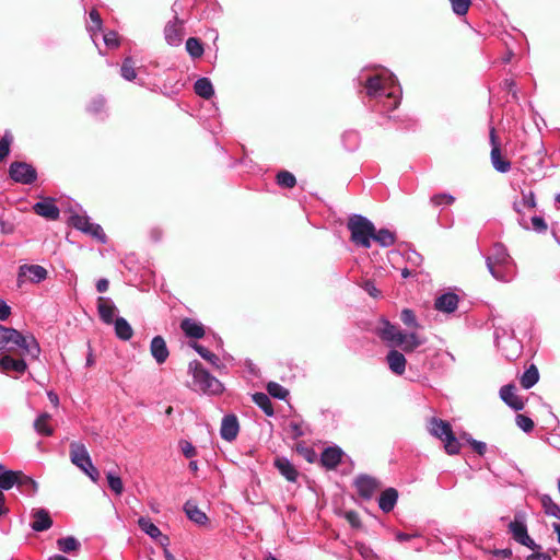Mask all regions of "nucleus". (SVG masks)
I'll list each match as a JSON object with an SVG mask.
<instances>
[{
	"mask_svg": "<svg viewBox=\"0 0 560 560\" xmlns=\"http://www.w3.org/2000/svg\"><path fill=\"white\" fill-rule=\"evenodd\" d=\"M13 346L22 350V354L37 359L40 348L34 336H23L19 330L0 325V350L13 352Z\"/></svg>",
	"mask_w": 560,
	"mask_h": 560,
	"instance_id": "obj_1",
	"label": "nucleus"
},
{
	"mask_svg": "<svg viewBox=\"0 0 560 560\" xmlns=\"http://www.w3.org/2000/svg\"><path fill=\"white\" fill-rule=\"evenodd\" d=\"M487 267L492 277L500 281H508L513 260L503 244H495L491 255L486 259Z\"/></svg>",
	"mask_w": 560,
	"mask_h": 560,
	"instance_id": "obj_2",
	"label": "nucleus"
},
{
	"mask_svg": "<svg viewBox=\"0 0 560 560\" xmlns=\"http://www.w3.org/2000/svg\"><path fill=\"white\" fill-rule=\"evenodd\" d=\"M347 228L351 233V241L364 248L371 246V240L374 235V224L365 217L353 214L349 218Z\"/></svg>",
	"mask_w": 560,
	"mask_h": 560,
	"instance_id": "obj_3",
	"label": "nucleus"
},
{
	"mask_svg": "<svg viewBox=\"0 0 560 560\" xmlns=\"http://www.w3.org/2000/svg\"><path fill=\"white\" fill-rule=\"evenodd\" d=\"M189 371L192 373L194 383L199 389L211 394H218L222 390V384L203 369L198 361L189 363Z\"/></svg>",
	"mask_w": 560,
	"mask_h": 560,
	"instance_id": "obj_4",
	"label": "nucleus"
},
{
	"mask_svg": "<svg viewBox=\"0 0 560 560\" xmlns=\"http://www.w3.org/2000/svg\"><path fill=\"white\" fill-rule=\"evenodd\" d=\"M9 176L15 183L31 185L37 179V171L26 162L15 161L10 164Z\"/></svg>",
	"mask_w": 560,
	"mask_h": 560,
	"instance_id": "obj_5",
	"label": "nucleus"
},
{
	"mask_svg": "<svg viewBox=\"0 0 560 560\" xmlns=\"http://www.w3.org/2000/svg\"><path fill=\"white\" fill-rule=\"evenodd\" d=\"M522 515L516 514L514 521L509 524L510 533L515 541L532 549L540 550L541 546L537 545L528 535L527 527L522 520Z\"/></svg>",
	"mask_w": 560,
	"mask_h": 560,
	"instance_id": "obj_6",
	"label": "nucleus"
},
{
	"mask_svg": "<svg viewBox=\"0 0 560 560\" xmlns=\"http://www.w3.org/2000/svg\"><path fill=\"white\" fill-rule=\"evenodd\" d=\"M489 138L492 147L490 159L493 167L500 173L509 172L511 170V162L503 158L501 153V143L493 127L490 129Z\"/></svg>",
	"mask_w": 560,
	"mask_h": 560,
	"instance_id": "obj_7",
	"label": "nucleus"
},
{
	"mask_svg": "<svg viewBox=\"0 0 560 560\" xmlns=\"http://www.w3.org/2000/svg\"><path fill=\"white\" fill-rule=\"evenodd\" d=\"M364 86L366 89V94L370 97L385 95L388 100H392V103L388 105V108L394 109L398 106L399 101L397 100V97L393 93H385L384 80L382 77H380V75L370 77L366 80Z\"/></svg>",
	"mask_w": 560,
	"mask_h": 560,
	"instance_id": "obj_8",
	"label": "nucleus"
},
{
	"mask_svg": "<svg viewBox=\"0 0 560 560\" xmlns=\"http://www.w3.org/2000/svg\"><path fill=\"white\" fill-rule=\"evenodd\" d=\"M354 487L362 499L370 500L381 488V482L372 476L360 475L354 480Z\"/></svg>",
	"mask_w": 560,
	"mask_h": 560,
	"instance_id": "obj_9",
	"label": "nucleus"
},
{
	"mask_svg": "<svg viewBox=\"0 0 560 560\" xmlns=\"http://www.w3.org/2000/svg\"><path fill=\"white\" fill-rule=\"evenodd\" d=\"M70 459L81 470L92 463L85 445L77 441L70 443Z\"/></svg>",
	"mask_w": 560,
	"mask_h": 560,
	"instance_id": "obj_10",
	"label": "nucleus"
},
{
	"mask_svg": "<svg viewBox=\"0 0 560 560\" xmlns=\"http://www.w3.org/2000/svg\"><path fill=\"white\" fill-rule=\"evenodd\" d=\"M27 369V364L23 359H14L11 352L0 354V372L10 373L16 372L23 374Z\"/></svg>",
	"mask_w": 560,
	"mask_h": 560,
	"instance_id": "obj_11",
	"label": "nucleus"
},
{
	"mask_svg": "<svg viewBox=\"0 0 560 560\" xmlns=\"http://www.w3.org/2000/svg\"><path fill=\"white\" fill-rule=\"evenodd\" d=\"M24 277H27L34 283H38L47 278V270L39 265H23L19 269V283L23 282Z\"/></svg>",
	"mask_w": 560,
	"mask_h": 560,
	"instance_id": "obj_12",
	"label": "nucleus"
},
{
	"mask_svg": "<svg viewBox=\"0 0 560 560\" xmlns=\"http://www.w3.org/2000/svg\"><path fill=\"white\" fill-rule=\"evenodd\" d=\"M501 399L515 411H520L524 408L525 404L523 399L516 395V387L513 384H508L500 389Z\"/></svg>",
	"mask_w": 560,
	"mask_h": 560,
	"instance_id": "obj_13",
	"label": "nucleus"
},
{
	"mask_svg": "<svg viewBox=\"0 0 560 560\" xmlns=\"http://www.w3.org/2000/svg\"><path fill=\"white\" fill-rule=\"evenodd\" d=\"M182 24L183 22L177 16L174 18V21H170L166 24L164 34L170 45L177 46L183 40L184 31Z\"/></svg>",
	"mask_w": 560,
	"mask_h": 560,
	"instance_id": "obj_14",
	"label": "nucleus"
},
{
	"mask_svg": "<svg viewBox=\"0 0 560 560\" xmlns=\"http://www.w3.org/2000/svg\"><path fill=\"white\" fill-rule=\"evenodd\" d=\"M33 211L47 220H58L60 215L59 208L54 203L52 199L36 202L33 206Z\"/></svg>",
	"mask_w": 560,
	"mask_h": 560,
	"instance_id": "obj_15",
	"label": "nucleus"
},
{
	"mask_svg": "<svg viewBox=\"0 0 560 560\" xmlns=\"http://www.w3.org/2000/svg\"><path fill=\"white\" fill-rule=\"evenodd\" d=\"M275 467L279 470L289 482H296L299 478V471L295 466L283 456H277L273 462Z\"/></svg>",
	"mask_w": 560,
	"mask_h": 560,
	"instance_id": "obj_16",
	"label": "nucleus"
},
{
	"mask_svg": "<svg viewBox=\"0 0 560 560\" xmlns=\"http://www.w3.org/2000/svg\"><path fill=\"white\" fill-rule=\"evenodd\" d=\"M150 353L158 364H163L167 360L170 351L162 336H155L151 340Z\"/></svg>",
	"mask_w": 560,
	"mask_h": 560,
	"instance_id": "obj_17",
	"label": "nucleus"
},
{
	"mask_svg": "<svg viewBox=\"0 0 560 560\" xmlns=\"http://www.w3.org/2000/svg\"><path fill=\"white\" fill-rule=\"evenodd\" d=\"M240 425L236 416L228 415L222 419L221 436L225 441H233L238 434Z\"/></svg>",
	"mask_w": 560,
	"mask_h": 560,
	"instance_id": "obj_18",
	"label": "nucleus"
},
{
	"mask_svg": "<svg viewBox=\"0 0 560 560\" xmlns=\"http://www.w3.org/2000/svg\"><path fill=\"white\" fill-rule=\"evenodd\" d=\"M458 301L457 294L452 292L444 293L435 300L434 307L443 313H453L457 310Z\"/></svg>",
	"mask_w": 560,
	"mask_h": 560,
	"instance_id": "obj_19",
	"label": "nucleus"
},
{
	"mask_svg": "<svg viewBox=\"0 0 560 560\" xmlns=\"http://www.w3.org/2000/svg\"><path fill=\"white\" fill-rule=\"evenodd\" d=\"M342 454L337 446L327 447L320 455V464L327 469H335L340 464Z\"/></svg>",
	"mask_w": 560,
	"mask_h": 560,
	"instance_id": "obj_20",
	"label": "nucleus"
},
{
	"mask_svg": "<svg viewBox=\"0 0 560 560\" xmlns=\"http://www.w3.org/2000/svg\"><path fill=\"white\" fill-rule=\"evenodd\" d=\"M34 521L31 524V527L35 532H44L49 529L52 526V520L50 514L45 509H38L33 512Z\"/></svg>",
	"mask_w": 560,
	"mask_h": 560,
	"instance_id": "obj_21",
	"label": "nucleus"
},
{
	"mask_svg": "<svg viewBox=\"0 0 560 560\" xmlns=\"http://www.w3.org/2000/svg\"><path fill=\"white\" fill-rule=\"evenodd\" d=\"M116 307L108 298L100 296L97 299V312L100 318L107 325L113 324Z\"/></svg>",
	"mask_w": 560,
	"mask_h": 560,
	"instance_id": "obj_22",
	"label": "nucleus"
},
{
	"mask_svg": "<svg viewBox=\"0 0 560 560\" xmlns=\"http://www.w3.org/2000/svg\"><path fill=\"white\" fill-rule=\"evenodd\" d=\"M382 324L383 327L380 329V337L383 340L392 341L397 346L399 342L404 341V334L397 326L390 324L388 320H383Z\"/></svg>",
	"mask_w": 560,
	"mask_h": 560,
	"instance_id": "obj_23",
	"label": "nucleus"
},
{
	"mask_svg": "<svg viewBox=\"0 0 560 560\" xmlns=\"http://www.w3.org/2000/svg\"><path fill=\"white\" fill-rule=\"evenodd\" d=\"M386 360L393 373L397 375L405 373L407 361L401 352L397 350H390L386 357Z\"/></svg>",
	"mask_w": 560,
	"mask_h": 560,
	"instance_id": "obj_24",
	"label": "nucleus"
},
{
	"mask_svg": "<svg viewBox=\"0 0 560 560\" xmlns=\"http://www.w3.org/2000/svg\"><path fill=\"white\" fill-rule=\"evenodd\" d=\"M397 499L398 491L395 488H387L381 493L378 506L383 512L388 513L395 508Z\"/></svg>",
	"mask_w": 560,
	"mask_h": 560,
	"instance_id": "obj_25",
	"label": "nucleus"
},
{
	"mask_svg": "<svg viewBox=\"0 0 560 560\" xmlns=\"http://www.w3.org/2000/svg\"><path fill=\"white\" fill-rule=\"evenodd\" d=\"M180 328L187 337L200 339L205 336V328L200 323L191 318H184L180 323Z\"/></svg>",
	"mask_w": 560,
	"mask_h": 560,
	"instance_id": "obj_26",
	"label": "nucleus"
},
{
	"mask_svg": "<svg viewBox=\"0 0 560 560\" xmlns=\"http://www.w3.org/2000/svg\"><path fill=\"white\" fill-rule=\"evenodd\" d=\"M453 432L451 424L442 419L432 418L430 420V433L441 441Z\"/></svg>",
	"mask_w": 560,
	"mask_h": 560,
	"instance_id": "obj_27",
	"label": "nucleus"
},
{
	"mask_svg": "<svg viewBox=\"0 0 560 560\" xmlns=\"http://www.w3.org/2000/svg\"><path fill=\"white\" fill-rule=\"evenodd\" d=\"M187 517L198 525H206L209 521L208 516L192 501H187L184 505Z\"/></svg>",
	"mask_w": 560,
	"mask_h": 560,
	"instance_id": "obj_28",
	"label": "nucleus"
},
{
	"mask_svg": "<svg viewBox=\"0 0 560 560\" xmlns=\"http://www.w3.org/2000/svg\"><path fill=\"white\" fill-rule=\"evenodd\" d=\"M52 417L48 412H44L37 417L34 421V429L38 434L50 436L54 433V429L50 425Z\"/></svg>",
	"mask_w": 560,
	"mask_h": 560,
	"instance_id": "obj_29",
	"label": "nucleus"
},
{
	"mask_svg": "<svg viewBox=\"0 0 560 560\" xmlns=\"http://www.w3.org/2000/svg\"><path fill=\"white\" fill-rule=\"evenodd\" d=\"M115 334L121 340H129L133 336V329L124 317H117L114 322Z\"/></svg>",
	"mask_w": 560,
	"mask_h": 560,
	"instance_id": "obj_30",
	"label": "nucleus"
},
{
	"mask_svg": "<svg viewBox=\"0 0 560 560\" xmlns=\"http://www.w3.org/2000/svg\"><path fill=\"white\" fill-rule=\"evenodd\" d=\"M195 93L209 100L214 94L211 81L208 78H200L194 84Z\"/></svg>",
	"mask_w": 560,
	"mask_h": 560,
	"instance_id": "obj_31",
	"label": "nucleus"
},
{
	"mask_svg": "<svg viewBox=\"0 0 560 560\" xmlns=\"http://www.w3.org/2000/svg\"><path fill=\"white\" fill-rule=\"evenodd\" d=\"M19 489L25 491L30 494H34L38 490V483L30 476L25 475L23 471L19 470L18 472V486Z\"/></svg>",
	"mask_w": 560,
	"mask_h": 560,
	"instance_id": "obj_32",
	"label": "nucleus"
},
{
	"mask_svg": "<svg viewBox=\"0 0 560 560\" xmlns=\"http://www.w3.org/2000/svg\"><path fill=\"white\" fill-rule=\"evenodd\" d=\"M539 380V372L535 364H532L521 376V386L525 389L532 388Z\"/></svg>",
	"mask_w": 560,
	"mask_h": 560,
	"instance_id": "obj_33",
	"label": "nucleus"
},
{
	"mask_svg": "<svg viewBox=\"0 0 560 560\" xmlns=\"http://www.w3.org/2000/svg\"><path fill=\"white\" fill-rule=\"evenodd\" d=\"M138 525L151 538H163L165 541H168V538L162 535L161 530L151 522L150 518L140 517L138 520Z\"/></svg>",
	"mask_w": 560,
	"mask_h": 560,
	"instance_id": "obj_34",
	"label": "nucleus"
},
{
	"mask_svg": "<svg viewBox=\"0 0 560 560\" xmlns=\"http://www.w3.org/2000/svg\"><path fill=\"white\" fill-rule=\"evenodd\" d=\"M253 401L259 407L261 408V410L267 415V416H273L275 413V410H273V407H272V404H271V400L269 398V396L265 393H255L253 396Z\"/></svg>",
	"mask_w": 560,
	"mask_h": 560,
	"instance_id": "obj_35",
	"label": "nucleus"
},
{
	"mask_svg": "<svg viewBox=\"0 0 560 560\" xmlns=\"http://www.w3.org/2000/svg\"><path fill=\"white\" fill-rule=\"evenodd\" d=\"M276 182L280 187L287 189H291L296 185L295 176L291 172L285 170L278 172L276 176Z\"/></svg>",
	"mask_w": 560,
	"mask_h": 560,
	"instance_id": "obj_36",
	"label": "nucleus"
},
{
	"mask_svg": "<svg viewBox=\"0 0 560 560\" xmlns=\"http://www.w3.org/2000/svg\"><path fill=\"white\" fill-rule=\"evenodd\" d=\"M372 240L377 242L380 245L388 247L395 243V235L387 229H382L378 232L374 229V235Z\"/></svg>",
	"mask_w": 560,
	"mask_h": 560,
	"instance_id": "obj_37",
	"label": "nucleus"
},
{
	"mask_svg": "<svg viewBox=\"0 0 560 560\" xmlns=\"http://www.w3.org/2000/svg\"><path fill=\"white\" fill-rule=\"evenodd\" d=\"M540 503L546 514L557 518L560 517V508L557 503L553 502L552 498L549 494H542L540 497Z\"/></svg>",
	"mask_w": 560,
	"mask_h": 560,
	"instance_id": "obj_38",
	"label": "nucleus"
},
{
	"mask_svg": "<svg viewBox=\"0 0 560 560\" xmlns=\"http://www.w3.org/2000/svg\"><path fill=\"white\" fill-rule=\"evenodd\" d=\"M19 470H7L0 476V489L10 490L13 486H18Z\"/></svg>",
	"mask_w": 560,
	"mask_h": 560,
	"instance_id": "obj_39",
	"label": "nucleus"
},
{
	"mask_svg": "<svg viewBox=\"0 0 560 560\" xmlns=\"http://www.w3.org/2000/svg\"><path fill=\"white\" fill-rule=\"evenodd\" d=\"M57 547L62 552H72L80 548V542L73 536H68L65 538H59L57 540Z\"/></svg>",
	"mask_w": 560,
	"mask_h": 560,
	"instance_id": "obj_40",
	"label": "nucleus"
},
{
	"mask_svg": "<svg viewBox=\"0 0 560 560\" xmlns=\"http://www.w3.org/2000/svg\"><path fill=\"white\" fill-rule=\"evenodd\" d=\"M186 50L192 58H200L203 55L201 40L197 37H189L186 40Z\"/></svg>",
	"mask_w": 560,
	"mask_h": 560,
	"instance_id": "obj_41",
	"label": "nucleus"
},
{
	"mask_svg": "<svg viewBox=\"0 0 560 560\" xmlns=\"http://www.w3.org/2000/svg\"><path fill=\"white\" fill-rule=\"evenodd\" d=\"M422 345V340L419 339L418 335L412 332L410 335L404 334V341L399 342L398 346L406 352H411Z\"/></svg>",
	"mask_w": 560,
	"mask_h": 560,
	"instance_id": "obj_42",
	"label": "nucleus"
},
{
	"mask_svg": "<svg viewBox=\"0 0 560 560\" xmlns=\"http://www.w3.org/2000/svg\"><path fill=\"white\" fill-rule=\"evenodd\" d=\"M105 104L106 101L103 96H94L88 102L85 109L88 113L96 115L103 112Z\"/></svg>",
	"mask_w": 560,
	"mask_h": 560,
	"instance_id": "obj_43",
	"label": "nucleus"
},
{
	"mask_svg": "<svg viewBox=\"0 0 560 560\" xmlns=\"http://www.w3.org/2000/svg\"><path fill=\"white\" fill-rule=\"evenodd\" d=\"M443 442H444V448H445L447 454L455 455V454L459 453V451H460V443L456 439L454 432H452L450 435L444 438Z\"/></svg>",
	"mask_w": 560,
	"mask_h": 560,
	"instance_id": "obj_44",
	"label": "nucleus"
},
{
	"mask_svg": "<svg viewBox=\"0 0 560 560\" xmlns=\"http://www.w3.org/2000/svg\"><path fill=\"white\" fill-rule=\"evenodd\" d=\"M267 392L270 396L278 399H285L289 395V390L276 382H269L267 384Z\"/></svg>",
	"mask_w": 560,
	"mask_h": 560,
	"instance_id": "obj_45",
	"label": "nucleus"
},
{
	"mask_svg": "<svg viewBox=\"0 0 560 560\" xmlns=\"http://www.w3.org/2000/svg\"><path fill=\"white\" fill-rule=\"evenodd\" d=\"M121 75L128 81H132L137 77L135 62L130 57H127L122 62Z\"/></svg>",
	"mask_w": 560,
	"mask_h": 560,
	"instance_id": "obj_46",
	"label": "nucleus"
},
{
	"mask_svg": "<svg viewBox=\"0 0 560 560\" xmlns=\"http://www.w3.org/2000/svg\"><path fill=\"white\" fill-rule=\"evenodd\" d=\"M106 478L110 490L114 491L116 494H121L124 491V483L121 478L119 476H115L112 471H108L106 474Z\"/></svg>",
	"mask_w": 560,
	"mask_h": 560,
	"instance_id": "obj_47",
	"label": "nucleus"
},
{
	"mask_svg": "<svg viewBox=\"0 0 560 560\" xmlns=\"http://www.w3.org/2000/svg\"><path fill=\"white\" fill-rule=\"evenodd\" d=\"M295 451L308 463H314L316 460L317 455L315 451L312 447L306 446L303 442H300L295 445Z\"/></svg>",
	"mask_w": 560,
	"mask_h": 560,
	"instance_id": "obj_48",
	"label": "nucleus"
},
{
	"mask_svg": "<svg viewBox=\"0 0 560 560\" xmlns=\"http://www.w3.org/2000/svg\"><path fill=\"white\" fill-rule=\"evenodd\" d=\"M69 222L73 228L82 232H85L89 224L91 223L88 217L80 214H72L69 219Z\"/></svg>",
	"mask_w": 560,
	"mask_h": 560,
	"instance_id": "obj_49",
	"label": "nucleus"
},
{
	"mask_svg": "<svg viewBox=\"0 0 560 560\" xmlns=\"http://www.w3.org/2000/svg\"><path fill=\"white\" fill-rule=\"evenodd\" d=\"M515 421L517 427L526 433L532 432L535 428L534 421L523 413H518L515 418Z\"/></svg>",
	"mask_w": 560,
	"mask_h": 560,
	"instance_id": "obj_50",
	"label": "nucleus"
},
{
	"mask_svg": "<svg viewBox=\"0 0 560 560\" xmlns=\"http://www.w3.org/2000/svg\"><path fill=\"white\" fill-rule=\"evenodd\" d=\"M192 348L207 361H209L212 364H217L219 362V358L217 354L205 348L203 346L199 343H194Z\"/></svg>",
	"mask_w": 560,
	"mask_h": 560,
	"instance_id": "obj_51",
	"label": "nucleus"
},
{
	"mask_svg": "<svg viewBox=\"0 0 560 560\" xmlns=\"http://www.w3.org/2000/svg\"><path fill=\"white\" fill-rule=\"evenodd\" d=\"M400 319L408 327H413V328L419 327L416 315H415L413 311L410 308H404L401 311Z\"/></svg>",
	"mask_w": 560,
	"mask_h": 560,
	"instance_id": "obj_52",
	"label": "nucleus"
},
{
	"mask_svg": "<svg viewBox=\"0 0 560 560\" xmlns=\"http://www.w3.org/2000/svg\"><path fill=\"white\" fill-rule=\"evenodd\" d=\"M452 9L457 15H465L471 4L470 0H451Z\"/></svg>",
	"mask_w": 560,
	"mask_h": 560,
	"instance_id": "obj_53",
	"label": "nucleus"
},
{
	"mask_svg": "<svg viewBox=\"0 0 560 560\" xmlns=\"http://www.w3.org/2000/svg\"><path fill=\"white\" fill-rule=\"evenodd\" d=\"M84 233L93 236L94 238H96V240H98V241H101L103 243L106 240V235H105L102 226L98 225V224L92 223V222L89 224V226H88V229L85 230Z\"/></svg>",
	"mask_w": 560,
	"mask_h": 560,
	"instance_id": "obj_54",
	"label": "nucleus"
},
{
	"mask_svg": "<svg viewBox=\"0 0 560 560\" xmlns=\"http://www.w3.org/2000/svg\"><path fill=\"white\" fill-rule=\"evenodd\" d=\"M89 15H90V20L92 22V25L89 27V31L92 33L102 31L103 21H102V18H101V14L98 13V11L96 9H92L90 11Z\"/></svg>",
	"mask_w": 560,
	"mask_h": 560,
	"instance_id": "obj_55",
	"label": "nucleus"
},
{
	"mask_svg": "<svg viewBox=\"0 0 560 560\" xmlns=\"http://www.w3.org/2000/svg\"><path fill=\"white\" fill-rule=\"evenodd\" d=\"M454 201H455V198L452 195L446 194V192L436 194V195L432 196V198H431V202L436 207L442 206V205H452Z\"/></svg>",
	"mask_w": 560,
	"mask_h": 560,
	"instance_id": "obj_56",
	"label": "nucleus"
},
{
	"mask_svg": "<svg viewBox=\"0 0 560 560\" xmlns=\"http://www.w3.org/2000/svg\"><path fill=\"white\" fill-rule=\"evenodd\" d=\"M361 287L363 288V290L372 298L376 299L381 295V291L375 287V283L373 280H364L362 283H361Z\"/></svg>",
	"mask_w": 560,
	"mask_h": 560,
	"instance_id": "obj_57",
	"label": "nucleus"
},
{
	"mask_svg": "<svg viewBox=\"0 0 560 560\" xmlns=\"http://www.w3.org/2000/svg\"><path fill=\"white\" fill-rule=\"evenodd\" d=\"M11 138L4 135L0 140V163L9 155Z\"/></svg>",
	"mask_w": 560,
	"mask_h": 560,
	"instance_id": "obj_58",
	"label": "nucleus"
},
{
	"mask_svg": "<svg viewBox=\"0 0 560 560\" xmlns=\"http://www.w3.org/2000/svg\"><path fill=\"white\" fill-rule=\"evenodd\" d=\"M179 447H180L182 453L187 458H191L197 454L196 448L188 441H185V440L179 441Z\"/></svg>",
	"mask_w": 560,
	"mask_h": 560,
	"instance_id": "obj_59",
	"label": "nucleus"
},
{
	"mask_svg": "<svg viewBox=\"0 0 560 560\" xmlns=\"http://www.w3.org/2000/svg\"><path fill=\"white\" fill-rule=\"evenodd\" d=\"M345 518L353 528H361L362 523L359 514L355 511H347L345 513Z\"/></svg>",
	"mask_w": 560,
	"mask_h": 560,
	"instance_id": "obj_60",
	"label": "nucleus"
},
{
	"mask_svg": "<svg viewBox=\"0 0 560 560\" xmlns=\"http://www.w3.org/2000/svg\"><path fill=\"white\" fill-rule=\"evenodd\" d=\"M532 224L533 229L539 233L546 232L548 229L546 221L541 217H533Z\"/></svg>",
	"mask_w": 560,
	"mask_h": 560,
	"instance_id": "obj_61",
	"label": "nucleus"
},
{
	"mask_svg": "<svg viewBox=\"0 0 560 560\" xmlns=\"http://www.w3.org/2000/svg\"><path fill=\"white\" fill-rule=\"evenodd\" d=\"M104 42L107 46L117 47L119 45L118 35L115 32H109L104 35Z\"/></svg>",
	"mask_w": 560,
	"mask_h": 560,
	"instance_id": "obj_62",
	"label": "nucleus"
},
{
	"mask_svg": "<svg viewBox=\"0 0 560 560\" xmlns=\"http://www.w3.org/2000/svg\"><path fill=\"white\" fill-rule=\"evenodd\" d=\"M93 481H97L100 478V471L97 468L91 463L85 469H82Z\"/></svg>",
	"mask_w": 560,
	"mask_h": 560,
	"instance_id": "obj_63",
	"label": "nucleus"
},
{
	"mask_svg": "<svg viewBox=\"0 0 560 560\" xmlns=\"http://www.w3.org/2000/svg\"><path fill=\"white\" fill-rule=\"evenodd\" d=\"M534 553L527 557V560H552L551 557L540 550H533Z\"/></svg>",
	"mask_w": 560,
	"mask_h": 560,
	"instance_id": "obj_64",
	"label": "nucleus"
}]
</instances>
